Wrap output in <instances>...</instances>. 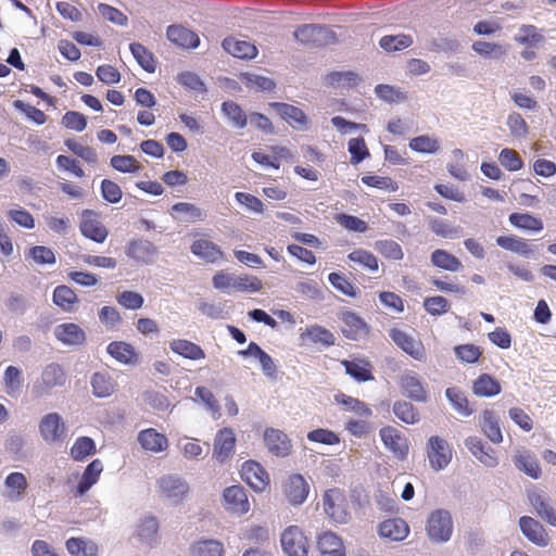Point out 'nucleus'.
I'll use <instances>...</instances> for the list:
<instances>
[{"label":"nucleus","instance_id":"obj_22","mask_svg":"<svg viewBox=\"0 0 556 556\" xmlns=\"http://www.w3.org/2000/svg\"><path fill=\"white\" fill-rule=\"evenodd\" d=\"M190 250L193 255L203 258L208 263H217L224 260V252L222 249L216 243L207 239L193 241Z\"/></svg>","mask_w":556,"mask_h":556},{"label":"nucleus","instance_id":"obj_20","mask_svg":"<svg viewBox=\"0 0 556 556\" xmlns=\"http://www.w3.org/2000/svg\"><path fill=\"white\" fill-rule=\"evenodd\" d=\"M379 534L391 541H403L409 534V527L402 518H389L379 525Z\"/></svg>","mask_w":556,"mask_h":556},{"label":"nucleus","instance_id":"obj_56","mask_svg":"<svg viewBox=\"0 0 556 556\" xmlns=\"http://www.w3.org/2000/svg\"><path fill=\"white\" fill-rule=\"evenodd\" d=\"M430 230L441 238H459L463 233L460 227L452 226L447 220L432 218L429 222Z\"/></svg>","mask_w":556,"mask_h":556},{"label":"nucleus","instance_id":"obj_16","mask_svg":"<svg viewBox=\"0 0 556 556\" xmlns=\"http://www.w3.org/2000/svg\"><path fill=\"white\" fill-rule=\"evenodd\" d=\"M401 388L404 393L416 402L428 401V392L422 379L415 372H406L401 377Z\"/></svg>","mask_w":556,"mask_h":556},{"label":"nucleus","instance_id":"obj_59","mask_svg":"<svg viewBox=\"0 0 556 556\" xmlns=\"http://www.w3.org/2000/svg\"><path fill=\"white\" fill-rule=\"evenodd\" d=\"M515 41L528 47H535L543 42L544 37L538 31L533 25H522L518 34L515 36Z\"/></svg>","mask_w":556,"mask_h":556},{"label":"nucleus","instance_id":"obj_8","mask_svg":"<svg viewBox=\"0 0 556 556\" xmlns=\"http://www.w3.org/2000/svg\"><path fill=\"white\" fill-rule=\"evenodd\" d=\"M282 492L291 505L298 506L306 501L309 485L301 475L294 473L282 484Z\"/></svg>","mask_w":556,"mask_h":556},{"label":"nucleus","instance_id":"obj_63","mask_svg":"<svg viewBox=\"0 0 556 556\" xmlns=\"http://www.w3.org/2000/svg\"><path fill=\"white\" fill-rule=\"evenodd\" d=\"M263 289V282L256 276L241 275L235 277L233 290L239 292H260Z\"/></svg>","mask_w":556,"mask_h":556},{"label":"nucleus","instance_id":"obj_27","mask_svg":"<svg viewBox=\"0 0 556 556\" xmlns=\"http://www.w3.org/2000/svg\"><path fill=\"white\" fill-rule=\"evenodd\" d=\"M342 333L350 340H356L368 332L366 323L353 312L342 314Z\"/></svg>","mask_w":556,"mask_h":556},{"label":"nucleus","instance_id":"obj_37","mask_svg":"<svg viewBox=\"0 0 556 556\" xmlns=\"http://www.w3.org/2000/svg\"><path fill=\"white\" fill-rule=\"evenodd\" d=\"M496 243L501 248L525 257H529L533 253V248L530 242L515 235L500 236L496 238Z\"/></svg>","mask_w":556,"mask_h":556},{"label":"nucleus","instance_id":"obj_55","mask_svg":"<svg viewBox=\"0 0 556 556\" xmlns=\"http://www.w3.org/2000/svg\"><path fill=\"white\" fill-rule=\"evenodd\" d=\"M223 113L237 128H244L248 124L245 112L233 101H225L222 104Z\"/></svg>","mask_w":556,"mask_h":556},{"label":"nucleus","instance_id":"obj_48","mask_svg":"<svg viewBox=\"0 0 556 556\" xmlns=\"http://www.w3.org/2000/svg\"><path fill=\"white\" fill-rule=\"evenodd\" d=\"M92 392L97 397H108L115 390V382L105 372H96L91 378Z\"/></svg>","mask_w":556,"mask_h":556},{"label":"nucleus","instance_id":"obj_13","mask_svg":"<svg viewBox=\"0 0 556 556\" xmlns=\"http://www.w3.org/2000/svg\"><path fill=\"white\" fill-rule=\"evenodd\" d=\"M519 527L522 534L538 546H546L549 542L548 533L543 525L529 516H522L519 519Z\"/></svg>","mask_w":556,"mask_h":556},{"label":"nucleus","instance_id":"obj_3","mask_svg":"<svg viewBox=\"0 0 556 556\" xmlns=\"http://www.w3.org/2000/svg\"><path fill=\"white\" fill-rule=\"evenodd\" d=\"M427 456L430 467L439 471L451 463L453 451L446 440L439 435H432L427 443Z\"/></svg>","mask_w":556,"mask_h":556},{"label":"nucleus","instance_id":"obj_29","mask_svg":"<svg viewBox=\"0 0 556 556\" xmlns=\"http://www.w3.org/2000/svg\"><path fill=\"white\" fill-rule=\"evenodd\" d=\"M445 396L456 413L462 417H469L475 413L473 404L470 403L462 389L457 387L447 388L445 390Z\"/></svg>","mask_w":556,"mask_h":556},{"label":"nucleus","instance_id":"obj_61","mask_svg":"<svg viewBox=\"0 0 556 556\" xmlns=\"http://www.w3.org/2000/svg\"><path fill=\"white\" fill-rule=\"evenodd\" d=\"M375 249L383 257L389 260L400 261L404 257L402 247L396 241L391 239L376 241Z\"/></svg>","mask_w":556,"mask_h":556},{"label":"nucleus","instance_id":"obj_38","mask_svg":"<svg viewBox=\"0 0 556 556\" xmlns=\"http://www.w3.org/2000/svg\"><path fill=\"white\" fill-rule=\"evenodd\" d=\"M52 301L62 311L71 313L75 311L79 300L72 288L61 285L53 290Z\"/></svg>","mask_w":556,"mask_h":556},{"label":"nucleus","instance_id":"obj_64","mask_svg":"<svg viewBox=\"0 0 556 556\" xmlns=\"http://www.w3.org/2000/svg\"><path fill=\"white\" fill-rule=\"evenodd\" d=\"M498 161L501 165L509 170L517 172L523 167V161L514 149L505 148L500 152Z\"/></svg>","mask_w":556,"mask_h":556},{"label":"nucleus","instance_id":"obj_36","mask_svg":"<svg viewBox=\"0 0 556 556\" xmlns=\"http://www.w3.org/2000/svg\"><path fill=\"white\" fill-rule=\"evenodd\" d=\"M54 334L59 341L68 345H79L86 340L84 330L73 323L59 325L54 330Z\"/></svg>","mask_w":556,"mask_h":556},{"label":"nucleus","instance_id":"obj_23","mask_svg":"<svg viewBox=\"0 0 556 556\" xmlns=\"http://www.w3.org/2000/svg\"><path fill=\"white\" fill-rule=\"evenodd\" d=\"M479 425L491 442L498 444L503 441L500 420L494 410L484 409L479 417Z\"/></svg>","mask_w":556,"mask_h":556},{"label":"nucleus","instance_id":"obj_49","mask_svg":"<svg viewBox=\"0 0 556 556\" xmlns=\"http://www.w3.org/2000/svg\"><path fill=\"white\" fill-rule=\"evenodd\" d=\"M413 38L409 35L399 34V35H388L383 36L379 45L387 52H395L404 50L413 45Z\"/></svg>","mask_w":556,"mask_h":556},{"label":"nucleus","instance_id":"obj_51","mask_svg":"<svg viewBox=\"0 0 556 556\" xmlns=\"http://www.w3.org/2000/svg\"><path fill=\"white\" fill-rule=\"evenodd\" d=\"M111 166L119 173L135 174L141 170L142 165L132 155H113L110 160Z\"/></svg>","mask_w":556,"mask_h":556},{"label":"nucleus","instance_id":"obj_9","mask_svg":"<svg viewBox=\"0 0 556 556\" xmlns=\"http://www.w3.org/2000/svg\"><path fill=\"white\" fill-rule=\"evenodd\" d=\"M125 252L137 264L148 265L153 263L157 248L149 240L134 239L128 242Z\"/></svg>","mask_w":556,"mask_h":556},{"label":"nucleus","instance_id":"obj_1","mask_svg":"<svg viewBox=\"0 0 556 556\" xmlns=\"http://www.w3.org/2000/svg\"><path fill=\"white\" fill-rule=\"evenodd\" d=\"M426 530L430 540L446 542L453 532V521L448 511L438 509L432 511L427 520Z\"/></svg>","mask_w":556,"mask_h":556},{"label":"nucleus","instance_id":"obj_10","mask_svg":"<svg viewBox=\"0 0 556 556\" xmlns=\"http://www.w3.org/2000/svg\"><path fill=\"white\" fill-rule=\"evenodd\" d=\"M157 485L162 497L180 502L189 491L187 482L177 476L168 475L159 479Z\"/></svg>","mask_w":556,"mask_h":556},{"label":"nucleus","instance_id":"obj_19","mask_svg":"<svg viewBox=\"0 0 556 556\" xmlns=\"http://www.w3.org/2000/svg\"><path fill=\"white\" fill-rule=\"evenodd\" d=\"M138 442L143 450L152 453H160L168 447L167 438L154 428L141 430L138 433Z\"/></svg>","mask_w":556,"mask_h":556},{"label":"nucleus","instance_id":"obj_18","mask_svg":"<svg viewBox=\"0 0 556 556\" xmlns=\"http://www.w3.org/2000/svg\"><path fill=\"white\" fill-rule=\"evenodd\" d=\"M380 438L391 452L399 458H404L408 453V444L406 438L392 427H384L380 430Z\"/></svg>","mask_w":556,"mask_h":556},{"label":"nucleus","instance_id":"obj_35","mask_svg":"<svg viewBox=\"0 0 556 556\" xmlns=\"http://www.w3.org/2000/svg\"><path fill=\"white\" fill-rule=\"evenodd\" d=\"M235 444L236 438L232 429L219 430L214 441V456L224 462L232 453Z\"/></svg>","mask_w":556,"mask_h":556},{"label":"nucleus","instance_id":"obj_33","mask_svg":"<svg viewBox=\"0 0 556 556\" xmlns=\"http://www.w3.org/2000/svg\"><path fill=\"white\" fill-rule=\"evenodd\" d=\"M103 471V464L100 459H93L84 470L76 486V495L83 496L96 484Z\"/></svg>","mask_w":556,"mask_h":556},{"label":"nucleus","instance_id":"obj_46","mask_svg":"<svg viewBox=\"0 0 556 556\" xmlns=\"http://www.w3.org/2000/svg\"><path fill=\"white\" fill-rule=\"evenodd\" d=\"M191 556H224L225 549L217 540H202L191 545Z\"/></svg>","mask_w":556,"mask_h":556},{"label":"nucleus","instance_id":"obj_34","mask_svg":"<svg viewBox=\"0 0 556 556\" xmlns=\"http://www.w3.org/2000/svg\"><path fill=\"white\" fill-rule=\"evenodd\" d=\"M502 386L497 379L489 374H481L472 382V393L479 397H492L500 394Z\"/></svg>","mask_w":556,"mask_h":556},{"label":"nucleus","instance_id":"obj_26","mask_svg":"<svg viewBox=\"0 0 556 556\" xmlns=\"http://www.w3.org/2000/svg\"><path fill=\"white\" fill-rule=\"evenodd\" d=\"M529 502L536 511L538 516L545 520L552 527H556V509L546 500L542 492H531Z\"/></svg>","mask_w":556,"mask_h":556},{"label":"nucleus","instance_id":"obj_15","mask_svg":"<svg viewBox=\"0 0 556 556\" xmlns=\"http://www.w3.org/2000/svg\"><path fill=\"white\" fill-rule=\"evenodd\" d=\"M320 556H345L343 540L332 531H324L317 536Z\"/></svg>","mask_w":556,"mask_h":556},{"label":"nucleus","instance_id":"obj_43","mask_svg":"<svg viewBox=\"0 0 556 556\" xmlns=\"http://www.w3.org/2000/svg\"><path fill=\"white\" fill-rule=\"evenodd\" d=\"M334 401L345 407V410L354 413L361 418H369L371 416V409L363 401L346 395L344 393H338L334 395Z\"/></svg>","mask_w":556,"mask_h":556},{"label":"nucleus","instance_id":"obj_41","mask_svg":"<svg viewBox=\"0 0 556 556\" xmlns=\"http://www.w3.org/2000/svg\"><path fill=\"white\" fill-rule=\"evenodd\" d=\"M4 485L8 489L5 497L11 502H17L22 498L28 484L24 473L15 471L5 478Z\"/></svg>","mask_w":556,"mask_h":556},{"label":"nucleus","instance_id":"obj_31","mask_svg":"<svg viewBox=\"0 0 556 556\" xmlns=\"http://www.w3.org/2000/svg\"><path fill=\"white\" fill-rule=\"evenodd\" d=\"M222 46L225 51L238 59H253L257 54V49L253 43L233 37L225 38Z\"/></svg>","mask_w":556,"mask_h":556},{"label":"nucleus","instance_id":"obj_53","mask_svg":"<svg viewBox=\"0 0 556 556\" xmlns=\"http://www.w3.org/2000/svg\"><path fill=\"white\" fill-rule=\"evenodd\" d=\"M408 146L413 151L425 154H434L440 149L439 140L428 135L410 139Z\"/></svg>","mask_w":556,"mask_h":556},{"label":"nucleus","instance_id":"obj_42","mask_svg":"<svg viewBox=\"0 0 556 556\" xmlns=\"http://www.w3.org/2000/svg\"><path fill=\"white\" fill-rule=\"evenodd\" d=\"M431 263L433 266L447 271H459L463 268L459 258L443 249H437L431 253Z\"/></svg>","mask_w":556,"mask_h":556},{"label":"nucleus","instance_id":"obj_57","mask_svg":"<svg viewBox=\"0 0 556 556\" xmlns=\"http://www.w3.org/2000/svg\"><path fill=\"white\" fill-rule=\"evenodd\" d=\"M348 258L370 271H377L379 268L378 258L374 253L364 249H356L352 251L349 253Z\"/></svg>","mask_w":556,"mask_h":556},{"label":"nucleus","instance_id":"obj_52","mask_svg":"<svg viewBox=\"0 0 556 556\" xmlns=\"http://www.w3.org/2000/svg\"><path fill=\"white\" fill-rule=\"evenodd\" d=\"M94 453L96 444L89 437H79L71 447V456L76 462H83Z\"/></svg>","mask_w":556,"mask_h":556},{"label":"nucleus","instance_id":"obj_47","mask_svg":"<svg viewBox=\"0 0 556 556\" xmlns=\"http://www.w3.org/2000/svg\"><path fill=\"white\" fill-rule=\"evenodd\" d=\"M66 549L72 556H97V545L83 538H70L66 541Z\"/></svg>","mask_w":556,"mask_h":556},{"label":"nucleus","instance_id":"obj_24","mask_svg":"<svg viewBox=\"0 0 556 556\" xmlns=\"http://www.w3.org/2000/svg\"><path fill=\"white\" fill-rule=\"evenodd\" d=\"M166 35L173 43L181 48L192 49L200 43V38L194 31L180 25L168 26Z\"/></svg>","mask_w":556,"mask_h":556},{"label":"nucleus","instance_id":"obj_50","mask_svg":"<svg viewBox=\"0 0 556 556\" xmlns=\"http://www.w3.org/2000/svg\"><path fill=\"white\" fill-rule=\"evenodd\" d=\"M130 51L140 66L148 73H154L156 68V62L152 52H150L144 46L138 42L130 43Z\"/></svg>","mask_w":556,"mask_h":556},{"label":"nucleus","instance_id":"obj_6","mask_svg":"<svg viewBox=\"0 0 556 556\" xmlns=\"http://www.w3.org/2000/svg\"><path fill=\"white\" fill-rule=\"evenodd\" d=\"M240 473L242 480L257 492H263L269 486L268 472L255 460L244 462Z\"/></svg>","mask_w":556,"mask_h":556},{"label":"nucleus","instance_id":"obj_45","mask_svg":"<svg viewBox=\"0 0 556 556\" xmlns=\"http://www.w3.org/2000/svg\"><path fill=\"white\" fill-rule=\"evenodd\" d=\"M508 219L514 227L522 230L538 232L541 231L544 227L541 218L535 217L529 213H511Z\"/></svg>","mask_w":556,"mask_h":556},{"label":"nucleus","instance_id":"obj_7","mask_svg":"<svg viewBox=\"0 0 556 556\" xmlns=\"http://www.w3.org/2000/svg\"><path fill=\"white\" fill-rule=\"evenodd\" d=\"M389 336L400 349L414 359L419 362L426 359V350L420 340L396 328L391 329Z\"/></svg>","mask_w":556,"mask_h":556},{"label":"nucleus","instance_id":"obj_58","mask_svg":"<svg viewBox=\"0 0 556 556\" xmlns=\"http://www.w3.org/2000/svg\"><path fill=\"white\" fill-rule=\"evenodd\" d=\"M3 381L7 394L11 396L15 395L20 392L23 384L22 371L15 366L7 367L3 375Z\"/></svg>","mask_w":556,"mask_h":556},{"label":"nucleus","instance_id":"obj_60","mask_svg":"<svg viewBox=\"0 0 556 556\" xmlns=\"http://www.w3.org/2000/svg\"><path fill=\"white\" fill-rule=\"evenodd\" d=\"M516 467L533 479L541 476V467L538 460L528 453H521L515 457Z\"/></svg>","mask_w":556,"mask_h":556},{"label":"nucleus","instance_id":"obj_32","mask_svg":"<svg viewBox=\"0 0 556 556\" xmlns=\"http://www.w3.org/2000/svg\"><path fill=\"white\" fill-rule=\"evenodd\" d=\"M66 381V375L63 368L58 364L46 366L41 374V381L38 384L40 392L45 393L52 388L63 386Z\"/></svg>","mask_w":556,"mask_h":556},{"label":"nucleus","instance_id":"obj_62","mask_svg":"<svg viewBox=\"0 0 556 556\" xmlns=\"http://www.w3.org/2000/svg\"><path fill=\"white\" fill-rule=\"evenodd\" d=\"M329 282L334 289L340 291L346 296L355 298L357 295V288L350 281V279L340 273H330L328 276Z\"/></svg>","mask_w":556,"mask_h":556},{"label":"nucleus","instance_id":"obj_28","mask_svg":"<svg viewBox=\"0 0 556 556\" xmlns=\"http://www.w3.org/2000/svg\"><path fill=\"white\" fill-rule=\"evenodd\" d=\"M328 35V29L318 25H302L294 31L295 38L304 43L311 46H319Z\"/></svg>","mask_w":556,"mask_h":556},{"label":"nucleus","instance_id":"obj_17","mask_svg":"<svg viewBox=\"0 0 556 556\" xmlns=\"http://www.w3.org/2000/svg\"><path fill=\"white\" fill-rule=\"evenodd\" d=\"M264 442L270 453L285 457L290 453L291 443L287 434L277 429H267L264 433Z\"/></svg>","mask_w":556,"mask_h":556},{"label":"nucleus","instance_id":"obj_30","mask_svg":"<svg viewBox=\"0 0 556 556\" xmlns=\"http://www.w3.org/2000/svg\"><path fill=\"white\" fill-rule=\"evenodd\" d=\"M270 105L293 128H303L306 126L307 117L301 109L282 102H274Z\"/></svg>","mask_w":556,"mask_h":556},{"label":"nucleus","instance_id":"obj_25","mask_svg":"<svg viewBox=\"0 0 556 556\" xmlns=\"http://www.w3.org/2000/svg\"><path fill=\"white\" fill-rule=\"evenodd\" d=\"M108 353L118 363L135 365L139 361L136 349L124 341H113L106 348Z\"/></svg>","mask_w":556,"mask_h":556},{"label":"nucleus","instance_id":"obj_40","mask_svg":"<svg viewBox=\"0 0 556 556\" xmlns=\"http://www.w3.org/2000/svg\"><path fill=\"white\" fill-rule=\"evenodd\" d=\"M270 150L274 154L273 156L255 151L252 153V159L261 165L278 169L280 167V160H289L292 156L290 151L285 147L273 146L270 147Z\"/></svg>","mask_w":556,"mask_h":556},{"label":"nucleus","instance_id":"obj_5","mask_svg":"<svg viewBox=\"0 0 556 556\" xmlns=\"http://www.w3.org/2000/svg\"><path fill=\"white\" fill-rule=\"evenodd\" d=\"M79 229L83 236L97 243L104 242L109 235L98 214L91 210L83 211Z\"/></svg>","mask_w":556,"mask_h":556},{"label":"nucleus","instance_id":"obj_14","mask_svg":"<svg viewBox=\"0 0 556 556\" xmlns=\"http://www.w3.org/2000/svg\"><path fill=\"white\" fill-rule=\"evenodd\" d=\"M341 365L345 372L357 382H366L375 379L372 375V364L368 358L356 357L353 359H342Z\"/></svg>","mask_w":556,"mask_h":556},{"label":"nucleus","instance_id":"obj_21","mask_svg":"<svg viewBox=\"0 0 556 556\" xmlns=\"http://www.w3.org/2000/svg\"><path fill=\"white\" fill-rule=\"evenodd\" d=\"M466 447L470 453L488 467H495L497 465V457L494 450L486 447L483 441L478 437H469L465 440Z\"/></svg>","mask_w":556,"mask_h":556},{"label":"nucleus","instance_id":"obj_2","mask_svg":"<svg viewBox=\"0 0 556 556\" xmlns=\"http://www.w3.org/2000/svg\"><path fill=\"white\" fill-rule=\"evenodd\" d=\"M283 552L289 556H307L309 541L303 530L298 526H289L280 536Z\"/></svg>","mask_w":556,"mask_h":556},{"label":"nucleus","instance_id":"obj_44","mask_svg":"<svg viewBox=\"0 0 556 556\" xmlns=\"http://www.w3.org/2000/svg\"><path fill=\"white\" fill-rule=\"evenodd\" d=\"M302 338H307L312 343L321 344L324 346H332L336 338L331 331L319 325L306 327L302 333Z\"/></svg>","mask_w":556,"mask_h":556},{"label":"nucleus","instance_id":"obj_54","mask_svg":"<svg viewBox=\"0 0 556 556\" xmlns=\"http://www.w3.org/2000/svg\"><path fill=\"white\" fill-rule=\"evenodd\" d=\"M394 415L405 424H416L420 419L419 412L409 402L397 401L393 405Z\"/></svg>","mask_w":556,"mask_h":556},{"label":"nucleus","instance_id":"obj_12","mask_svg":"<svg viewBox=\"0 0 556 556\" xmlns=\"http://www.w3.org/2000/svg\"><path fill=\"white\" fill-rule=\"evenodd\" d=\"M65 425L58 413H50L43 416L39 422V431L42 439L48 443H54L65 434Z\"/></svg>","mask_w":556,"mask_h":556},{"label":"nucleus","instance_id":"obj_4","mask_svg":"<svg viewBox=\"0 0 556 556\" xmlns=\"http://www.w3.org/2000/svg\"><path fill=\"white\" fill-rule=\"evenodd\" d=\"M325 513L336 522L345 523L350 514L348 511V502L343 492L339 489H329L323 497Z\"/></svg>","mask_w":556,"mask_h":556},{"label":"nucleus","instance_id":"obj_11","mask_svg":"<svg viewBox=\"0 0 556 556\" xmlns=\"http://www.w3.org/2000/svg\"><path fill=\"white\" fill-rule=\"evenodd\" d=\"M225 508L236 515H244L250 509L248 495L243 486L231 485L225 489L223 494Z\"/></svg>","mask_w":556,"mask_h":556},{"label":"nucleus","instance_id":"obj_39","mask_svg":"<svg viewBox=\"0 0 556 556\" xmlns=\"http://www.w3.org/2000/svg\"><path fill=\"white\" fill-rule=\"evenodd\" d=\"M169 348L174 353L191 361H200L205 358V352L203 349L200 345L186 339L173 340L169 343Z\"/></svg>","mask_w":556,"mask_h":556}]
</instances>
